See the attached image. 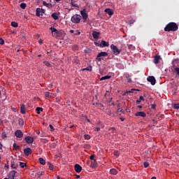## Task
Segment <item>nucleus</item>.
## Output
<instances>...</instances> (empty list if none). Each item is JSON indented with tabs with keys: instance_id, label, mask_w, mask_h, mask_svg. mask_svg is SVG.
Segmentation results:
<instances>
[{
	"instance_id": "52",
	"label": "nucleus",
	"mask_w": 179,
	"mask_h": 179,
	"mask_svg": "<svg viewBox=\"0 0 179 179\" xmlns=\"http://www.w3.org/2000/svg\"><path fill=\"white\" fill-rule=\"evenodd\" d=\"M151 108L155 110L156 108V104H151Z\"/></svg>"
},
{
	"instance_id": "49",
	"label": "nucleus",
	"mask_w": 179,
	"mask_h": 179,
	"mask_svg": "<svg viewBox=\"0 0 179 179\" xmlns=\"http://www.w3.org/2000/svg\"><path fill=\"white\" fill-rule=\"evenodd\" d=\"M45 97H50V92H46L45 93Z\"/></svg>"
},
{
	"instance_id": "23",
	"label": "nucleus",
	"mask_w": 179,
	"mask_h": 179,
	"mask_svg": "<svg viewBox=\"0 0 179 179\" xmlns=\"http://www.w3.org/2000/svg\"><path fill=\"white\" fill-rule=\"evenodd\" d=\"M47 164H48L49 170H50L51 171H54V165H52V164H51L50 162H48Z\"/></svg>"
},
{
	"instance_id": "11",
	"label": "nucleus",
	"mask_w": 179,
	"mask_h": 179,
	"mask_svg": "<svg viewBox=\"0 0 179 179\" xmlns=\"http://www.w3.org/2000/svg\"><path fill=\"white\" fill-rule=\"evenodd\" d=\"M74 170L76 173H80L82 171V166L77 164L74 166Z\"/></svg>"
},
{
	"instance_id": "16",
	"label": "nucleus",
	"mask_w": 179,
	"mask_h": 179,
	"mask_svg": "<svg viewBox=\"0 0 179 179\" xmlns=\"http://www.w3.org/2000/svg\"><path fill=\"white\" fill-rule=\"evenodd\" d=\"M20 113L21 114H26V106L24 104L20 105Z\"/></svg>"
},
{
	"instance_id": "61",
	"label": "nucleus",
	"mask_w": 179,
	"mask_h": 179,
	"mask_svg": "<svg viewBox=\"0 0 179 179\" xmlns=\"http://www.w3.org/2000/svg\"><path fill=\"white\" fill-rule=\"evenodd\" d=\"M39 44H43V40H39Z\"/></svg>"
},
{
	"instance_id": "3",
	"label": "nucleus",
	"mask_w": 179,
	"mask_h": 179,
	"mask_svg": "<svg viewBox=\"0 0 179 179\" xmlns=\"http://www.w3.org/2000/svg\"><path fill=\"white\" fill-rule=\"evenodd\" d=\"M80 20H82V16L80 15L76 14L71 17L72 23H80Z\"/></svg>"
},
{
	"instance_id": "35",
	"label": "nucleus",
	"mask_w": 179,
	"mask_h": 179,
	"mask_svg": "<svg viewBox=\"0 0 179 179\" xmlns=\"http://www.w3.org/2000/svg\"><path fill=\"white\" fill-rule=\"evenodd\" d=\"M13 148L15 150H19V149H20V146L16 145V143H13Z\"/></svg>"
},
{
	"instance_id": "64",
	"label": "nucleus",
	"mask_w": 179,
	"mask_h": 179,
	"mask_svg": "<svg viewBox=\"0 0 179 179\" xmlns=\"http://www.w3.org/2000/svg\"><path fill=\"white\" fill-rule=\"evenodd\" d=\"M138 108H142V106H138Z\"/></svg>"
},
{
	"instance_id": "34",
	"label": "nucleus",
	"mask_w": 179,
	"mask_h": 179,
	"mask_svg": "<svg viewBox=\"0 0 179 179\" xmlns=\"http://www.w3.org/2000/svg\"><path fill=\"white\" fill-rule=\"evenodd\" d=\"M2 94H5V91H3V87H0V99L2 96Z\"/></svg>"
},
{
	"instance_id": "44",
	"label": "nucleus",
	"mask_w": 179,
	"mask_h": 179,
	"mask_svg": "<svg viewBox=\"0 0 179 179\" xmlns=\"http://www.w3.org/2000/svg\"><path fill=\"white\" fill-rule=\"evenodd\" d=\"M74 34L75 36H79L80 34V31H79V30H76L74 31Z\"/></svg>"
},
{
	"instance_id": "9",
	"label": "nucleus",
	"mask_w": 179,
	"mask_h": 179,
	"mask_svg": "<svg viewBox=\"0 0 179 179\" xmlns=\"http://www.w3.org/2000/svg\"><path fill=\"white\" fill-rule=\"evenodd\" d=\"M80 13H81V16H82L83 19L84 20H87L88 15H87V13H86V10L84 9V10H81Z\"/></svg>"
},
{
	"instance_id": "37",
	"label": "nucleus",
	"mask_w": 179,
	"mask_h": 179,
	"mask_svg": "<svg viewBox=\"0 0 179 179\" xmlns=\"http://www.w3.org/2000/svg\"><path fill=\"white\" fill-rule=\"evenodd\" d=\"M11 26L13 27H17L19 26V24H17V22H11Z\"/></svg>"
},
{
	"instance_id": "54",
	"label": "nucleus",
	"mask_w": 179,
	"mask_h": 179,
	"mask_svg": "<svg viewBox=\"0 0 179 179\" xmlns=\"http://www.w3.org/2000/svg\"><path fill=\"white\" fill-rule=\"evenodd\" d=\"M127 81L129 82V83H131L132 82V80H131L130 78L127 77Z\"/></svg>"
},
{
	"instance_id": "31",
	"label": "nucleus",
	"mask_w": 179,
	"mask_h": 179,
	"mask_svg": "<svg viewBox=\"0 0 179 179\" xmlns=\"http://www.w3.org/2000/svg\"><path fill=\"white\" fill-rule=\"evenodd\" d=\"M43 64L44 65H45V66H48V68H51V64L50 63V62L44 61Z\"/></svg>"
},
{
	"instance_id": "45",
	"label": "nucleus",
	"mask_w": 179,
	"mask_h": 179,
	"mask_svg": "<svg viewBox=\"0 0 179 179\" xmlns=\"http://www.w3.org/2000/svg\"><path fill=\"white\" fill-rule=\"evenodd\" d=\"M83 71H92V67H87L85 69H83Z\"/></svg>"
},
{
	"instance_id": "57",
	"label": "nucleus",
	"mask_w": 179,
	"mask_h": 179,
	"mask_svg": "<svg viewBox=\"0 0 179 179\" xmlns=\"http://www.w3.org/2000/svg\"><path fill=\"white\" fill-rule=\"evenodd\" d=\"M74 176H76V178H80V176L79 175H74Z\"/></svg>"
},
{
	"instance_id": "39",
	"label": "nucleus",
	"mask_w": 179,
	"mask_h": 179,
	"mask_svg": "<svg viewBox=\"0 0 179 179\" xmlns=\"http://www.w3.org/2000/svg\"><path fill=\"white\" fill-rule=\"evenodd\" d=\"M136 90L135 89H131V90H129V91H126V92L124 93V94H128V93H134V91H135Z\"/></svg>"
},
{
	"instance_id": "6",
	"label": "nucleus",
	"mask_w": 179,
	"mask_h": 179,
	"mask_svg": "<svg viewBox=\"0 0 179 179\" xmlns=\"http://www.w3.org/2000/svg\"><path fill=\"white\" fill-rule=\"evenodd\" d=\"M148 82H150L152 86H155L156 85V78H155V76H151L147 78Z\"/></svg>"
},
{
	"instance_id": "20",
	"label": "nucleus",
	"mask_w": 179,
	"mask_h": 179,
	"mask_svg": "<svg viewBox=\"0 0 179 179\" xmlns=\"http://www.w3.org/2000/svg\"><path fill=\"white\" fill-rule=\"evenodd\" d=\"M110 173L112 176H117V174H118V171H117V169H111L110 170Z\"/></svg>"
},
{
	"instance_id": "1",
	"label": "nucleus",
	"mask_w": 179,
	"mask_h": 179,
	"mask_svg": "<svg viewBox=\"0 0 179 179\" xmlns=\"http://www.w3.org/2000/svg\"><path fill=\"white\" fill-rule=\"evenodd\" d=\"M178 25L176 22H169L164 28L165 31H177Z\"/></svg>"
},
{
	"instance_id": "10",
	"label": "nucleus",
	"mask_w": 179,
	"mask_h": 179,
	"mask_svg": "<svg viewBox=\"0 0 179 179\" xmlns=\"http://www.w3.org/2000/svg\"><path fill=\"white\" fill-rule=\"evenodd\" d=\"M17 173L16 171H11L8 173V178L9 179H15V176Z\"/></svg>"
},
{
	"instance_id": "29",
	"label": "nucleus",
	"mask_w": 179,
	"mask_h": 179,
	"mask_svg": "<svg viewBox=\"0 0 179 179\" xmlns=\"http://www.w3.org/2000/svg\"><path fill=\"white\" fill-rule=\"evenodd\" d=\"M111 78V76H103L100 78V80H106L107 79H110Z\"/></svg>"
},
{
	"instance_id": "17",
	"label": "nucleus",
	"mask_w": 179,
	"mask_h": 179,
	"mask_svg": "<svg viewBox=\"0 0 179 179\" xmlns=\"http://www.w3.org/2000/svg\"><path fill=\"white\" fill-rule=\"evenodd\" d=\"M109 44L108 42H106V41H101L100 43V47L104 48V47H108Z\"/></svg>"
},
{
	"instance_id": "41",
	"label": "nucleus",
	"mask_w": 179,
	"mask_h": 179,
	"mask_svg": "<svg viewBox=\"0 0 179 179\" xmlns=\"http://www.w3.org/2000/svg\"><path fill=\"white\" fill-rule=\"evenodd\" d=\"M173 108H176V110H179V103H175L173 105Z\"/></svg>"
},
{
	"instance_id": "22",
	"label": "nucleus",
	"mask_w": 179,
	"mask_h": 179,
	"mask_svg": "<svg viewBox=\"0 0 179 179\" xmlns=\"http://www.w3.org/2000/svg\"><path fill=\"white\" fill-rule=\"evenodd\" d=\"M43 5L44 6H46V8H52V4H51V3H48L45 1H43Z\"/></svg>"
},
{
	"instance_id": "5",
	"label": "nucleus",
	"mask_w": 179,
	"mask_h": 179,
	"mask_svg": "<svg viewBox=\"0 0 179 179\" xmlns=\"http://www.w3.org/2000/svg\"><path fill=\"white\" fill-rule=\"evenodd\" d=\"M108 53H107V52H101L97 55L96 59L100 62V61H101V57H108Z\"/></svg>"
},
{
	"instance_id": "27",
	"label": "nucleus",
	"mask_w": 179,
	"mask_h": 179,
	"mask_svg": "<svg viewBox=\"0 0 179 179\" xmlns=\"http://www.w3.org/2000/svg\"><path fill=\"white\" fill-rule=\"evenodd\" d=\"M43 171H39L37 173H36L35 176L37 177V178H40V177H41V176H43Z\"/></svg>"
},
{
	"instance_id": "60",
	"label": "nucleus",
	"mask_w": 179,
	"mask_h": 179,
	"mask_svg": "<svg viewBox=\"0 0 179 179\" xmlns=\"http://www.w3.org/2000/svg\"><path fill=\"white\" fill-rule=\"evenodd\" d=\"M70 33H75V31L73 29L70 30Z\"/></svg>"
},
{
	"instance_id": "38",
	"label": "nucleus",
	"mask_w": 179,
	"mask_h": 179,
	"mask_svg": "<svg viewBox=\"0 0 179 179\" xmlns=\"http://www.w3.org/2000/svg\"><path fill=\"white\" fill-rule=\"evenodd\" d=\"M175 72H176V75L179 76V67L174 68Z\"/></svg>"
},
{
	"instance_id": "25",
	"label": "nucleus",
	"mask_w": 179,
	"mask_h": 179,
	"mask_svg": "<svg viewBox=\"0 0 179 179\" xmlns=\"http://www.w3.org/2000/svg\"><path fill=\"white\" fill-rule=\"evenodd\" d=\"M159 61H160V56H159V55L155 56V59H154V63L158 64Z\"/></svg>"
},
{
	"instance_id": "47",
	"label": "nucleus",
	"mask_w": 179,
	"mask_h": 179,
	"mask_svg": "<svg viewBox=\"0 0 179 179\" xmlns=\"http://www.w3.org/2000/svg\"><path fill=\"white\" fill-rule=\"evenodd\" d=\"M114 155L116 156L117 157H118V156H120V152L118 151H115Z\"/></svg>"
},
{
	"instance_id": "24",
	"label": "nucleus",
	"mask_w": 179,
	"mask_h": 179,
	"mask_svg": "<svg viewBox=\"0 0 179 179\" xmlns=\"http://www.w3.org/2000/svg\"><path fill=\"white\" fill-rule=\"evenodd\" d=\"M41 8H36V16H38V17H40V16H41Z\"/></svg>"
},
{
	"instance_id": "8",
	"label": "nucleus",
	"mask_w": 179,
	"mask_h": 179,
	"mask_svg": "<svg viewBox=\"0 0 179 179\" xmlns=\"http://www.w3.org/2000/svg\"><path fill=\"white\" fill-rule=\"evenodd\" d=\"M172 65L173 68H179V59H175L172 62Z\"/></svg>"
},
{
	"instance_id": "58",
	"label": "nucleus",
	"mask_w": 179,
	"mask_h": 179,
	"mask_svg": "<svg viewBox=\"0 0 179 179\" xmlns=\"http://www.w3.org/2000/svg\"><path fill=\"white\" fill-rule=\"evenodd\" d=\"M4 167H5V169H9V166L6 165V164H5Z\"/></svg>"
},
{
	"instance_id": "26",
	"label": "nucleus",
	"mask_w": 179,
	"mask_h": 179,
	"mask_svg": "<svg viewBox=\"0 0 179 179\" xmlns=\"http://www.w3.org/2000/svg\"><path fill=\"white\" fill-rule=\"evenodd\" d=\"M51 16L55 20H58L59 19L58 14L57 13H52Z\"/></svg>"
},
{
	"instance_id": "40",
	"label": "nucleus",
	"mask_w": 179,
	"mask_h": 179,
	"mask_svg": "<svg viewBox=\"0 0 179 179\" xmlns=\"http://www.w3.org/2000/svg\"><path fill=\"white\" fill-rule=\"evenodd\" d=\"M84 138H85V139H86L87 141H89V139H90V135H89V134H85V135H84Z\"/></svg>"
},
{
	"instance_id": "18",
	"label": "nucleus",
	"mask_w": 179,
	"mask_h": 179,
	"mask_svg": "<svg viewBox=\"0 0 179 179\" xmlns=\"http://www.w3.org/2000/svg\"><path fill=\"white\" fill-rule=\"evenodd\" d=\"M106 13H108L109 16H113L114 15V12H113V10L110 8H106L105 9Z\"/></svg>"
},
{
	"instance_id": "21",
	"label": "nucleus",
	"mask_w": 179,
	"mask_h": 179,
	"mask_svg": "<svg viewBox=\"0 0 179 179\" xmlns=\"http://www.w3.org/2000/svg\"><path fill=\"white\" fill-rule=\"evenodd\" d=\"M92 36L94 37V38H99V37H100V33L98 31H93L92 33Z\"/></svg>"
},
{
	"instance_id": "63",
	"label": "nucleus",
	"mask_w": 179,
	"mask_h": 179,
	"mask_svg": "<svg viewBox=\"0 0 179 179\" xmlns=\"http://www.w3.org/2000/svg\"><path fill=\"white\" fill-rule=\"evenodd\" d=\"M120 120H121V121H124V119L122 118V117H120Z\"/></svg>"
},
{
	"instance_id": "56",
	"label": "nucleus",
	"mask_w": 179,
	"mask_h": 179,
	"mask_svg": "<svg viewBox=\"0 0 179 179\" xmlns=\"http://www.w3.org/2000/svg\"><path fill=\"white\" fill-rule=\"evenodd\" d=\"M95 131H96V132H99V131H100V127H96Z\"/></svg>"
},
{
	"instance_id": "46",
	"label": "nucleus",
	"mask_w": 179,
	"mask_h": 179,
	"mask_svg": "<svg viewBox=\"0 0 179 179\" xmlns=\"http://www.w3.org/2000/svg\"><path fill=\"white\" fill-rule=\"evenodd\" d=\"M0 44L1 45H3V44H5V41L2 38H0Z\"/></svg>"
},
{
	"instance_id": "30",
	"label": "nucleus",
	"mask_w": 179,
	"mask_h": 179,
	"mask_svg": "<svg viewBox=\"0 0 179 179\" xmlns=\"http://www.w3.org/2000/svg\"><path fill=\"white\" fill-rule=\"evenodd\" d=\"M38 162L41 164H42V166H44L45 164V160H44V159L43 158H39Z\"/></svg>"
},
{
	"instance_id": "33",
	"label": "nucleus",
	"mask_w": 179,
	"mask_h": 179,
	"mask_svg": "<svg viewBox=\"0 0 179 179\" xmlns=\"http://www.w3.org/2000/svg\"><path fill=\"white\" fill-rule=\"evenodd\" d=\"M21 9H26V7L27 6V5L26 4V3H22L20 5Z\"/></svg>"
},
{
	"instance_id": "32",
	"label": "nucleus",
	"mask_w": 179,
	"mask_h": 179,
	"mask_svg": "<svg viewBox=\"0 0 179 179\" xmlns=\"http://www.w3.org/2000/svg\"><path fill=\"white\" fill-rule=\"evenodd\" d=\"M141 101H145V98H143L142 96H140L139 100L136 101L137 104H139Z\"/></svg>"
},
{
	"instance_id": "28",
	"label": "nucleus",
	"mask_w": 179,
	"mask_h": 179,
	"mask_svg": "<svg viewBox=\"0 0 179 179\" xmlns=\"http://www.w3.org/2000/svg\"><path fill=\"white\" fill-rule=\"evenodd\" d=\"M20 164V166L21 167V169H24V167H27V165L26 164V163L24 162H18Z\"/></svg>"
},
{
	"instance_id": "19",
	"label": "nucleus",
	"mask_w": 179,
	"mask_h": 179,
	"mask_svg": "<svg viewBox=\"0 0 179 179\" xmlns=\"http://www.w3.org/2000/svg\"><path fill=\"white\" fill-rule=\"evenodd\" d=\"M11 169H13L14 170H17V167H19V164L16 162H11Z\"/></svg>"
},
{
	"instance_id": "62",
	"label": "nucleus",
	"mask_w": 179,
	"mask_h": 179,
	"mask_svg": "<svg viewBox=\"0 0 179 179\" xmlns=\"http://www.w3.org/2000/svg\"><path fill=\"white\" fill-rule=\"evenodd\" d=\"M118 111H120V113H121V112H122V109L119 108V109H118Z\"/></svg>"
},
{
	"instance_id": "13",
	"label": "nucleus",
	"mask_w": 179,
	"mask_h": 179,
	"mask_svg": "<svg viewBox=\"0 0 179 179\" xmlns=\"http://www.w3.org/2000/svg\"><path fill=\"white\" fill-rule=\"evenodd\" d=\"M24 153L25 155V156H30V155H31V150L30 148H27L24 149Z\"/></svg>"
},
{
	"instance_id": "4",
	"label": "nucleus",
	"mask_w": 179,
	"mask_h": 179,
	"mask_svg": "<svg viewBox=\"0 0 179 179\" xmlns=\"http://www.w3.org/2000/svg\"><path fill=\"white\" fill-rule=\"evenodd\" d=\"M50 30L52 34H55L57 37H62V31H57L56 28L51 27Z\"/></svg>"
},
{
	"instance_id": "51",
	"label": "nucleus",
	"mask_w": 179,
	"mask_h": 179,
	"mask_svg": "<svg viewBox=\"0 0 179 179\" xmlns=\"http://www.w3.org/2000/svg\"><path fill=\"white\" fill-rule=\"evenodd\" d=\"M73 49L75 50H78V45H75L74 46H73Z\"/></svg>"
},
{
	"instance_id": "15",
	"label": "nucleus",
	"mask_w": 179,
	"mask_h": 179,
	"mask_svg": "<svg viewBox=\"0 0 179 179\" xmlns=\"http://www.w3.org/2000/svg\"><path fill=\"white\" fill-rule=\"evenodd\" d=\"M90 167H92V169H96V167H97V161L96 159L91 161Z\"/></svg>"
},
{
	"instance_id": "55",
	"label": "nucleus",
	"mask_w": 179,
	"mask_h": 179,
	"mask_svg": "<svg viewBox=\"0 0 179 179\" xmlns=\"http://www.w3.org/2000/svg\"><path fill=\"white\" fill-rule=\"evenodd\" d=\"M41 13H45V10L43 8H41Z\"/></svg>"
},
{
	"instance_id": "2",
	"label": "nucleus",
	"mask_w": 179,
	"mask_h": 179,
	"mask_svg": "<svg viewBox=\"0 0 179 179\" xmlns=\"http://www.w3.org/2000/svg\"><path fill=\"white\" fill-rule=\"evenodd\" d=\"M110 50L114 55H120L121 54V49H118L114 44L110 45Z\"/></svg>"
},
{
	"instance_id": "53",
	"label": "nucleus",
	"mask_w": 179,
	"mask_h": 179,
	"mask_svg": "<svg viewBox=\"0 0 179 179\" xmlns=\"http://www.w3.org/2000/svg\"><path fill=\"white\" fill-rule=\"evenodd\" d=\"M84 148H85V149H89V148H90V145L86 144V145H84Z\"/></svg>"
},
{
	"instance_id": "43",
	"label": "nucleus",
	"mask_w": 179,
	"mask_h": 179,
	"mask_svg": "<svg viewBox=\"0 0 179 179\" xmlns=\"http://www.w3.org/2000/svg\"><path fill=\"white\" fill-rule=\"evenodd\" d=\"M1 138H2L3 139H5V138H6V133L3 132V133L1 134Z\"/></svg>"
},
{
	"instance_id": "7",
	"label": "nucleus",
	"mask_w": 179,
	"mask_h": 179,
	"mask_svg": "<svg viewBox=\"0 0 179 179\" xmlns=\"http://www.w3.org/2000/svg\"><path fill=\"white\" fill-rule=\"evenodd\" d=\"M25 142H27V143L30 144V143H33L34 142V137H31L30 136H27L24 138Z\"/></svg>"
},
{
	"instance_id": "50",
	"label": "nucleus",
	"mask_w": 179,
	"mask_h": 179,
	"mask_svg": "<svg viewBox=\"0 0 179 179\" xmlns=\"http://www.w3.org/2000/svg\"><path fill=\"white\" fill-rule=\"evenodd\" d=\"M90 160H94V155H92L90 157Z\"/></svg>"
},
{
	"instance_id": "42",
	"label": "nucleus",
	"mask_w": 179,
	"mask_h": 179,
	"mask_svg": "<svg viewBox=\"0 0 179 179\" xmlns=\"http://www.w3.org/2000/svg\"><path fill=\"white\" fill-rule=\"evenodd\" d=\"M143 166L145 167V169H148V166H149V162H144L143 163Z\"/></svg>"
},
{
	"instance_id": "59",
	"label": "nucleus",
	"mask_w": 179,
	"mask_h": 179,
	"mask_svg": "<svg viewBox=\"0 0 179 179\" xmlns=\"http://www.w3.org/2000/svg\"><path fill=\"white\" fill-rule=\"evenodd\" d=\"M110 129L112 131H115V128H114V127H111Z\"/></svg>"
},
{
	"instance_id": "12",
	"label": "nucleus",
	"mask_w": 179,
	"mask_h": 179,
	"mask_svg": "<svg viewBox=\"0 0 179 179\" xmlns=\"http://www.w3.org/2000/svg\"><path fill=\"white\" fill-rule=\"evenodd\" d=\"M15 136L17 137V138H22L23 136V132L22 131V130H17L15 132Z\"/></svg>"
},
{
	"instance_id": "48",
	"label": "nucleus",
	"mask_w": 179,
	"mask_h": 179,
	"mask_svg": "<svg viewBox=\"0 0 179 179\" xmlns=\"http://www.w3.org/2000/svg\"><path fill=\"white\" fill-rule=\"evenodd\" d=\"M49 127L50 128V131H54V126H52V124H50Z\"/></svg>"
},
{
	"instance_id": "36",
	"label": "nucleus",
	"mask_w": 179,
	"mask_h": 179,
	"mask_svg": "<svg viewBox=\"0 0 179 179\" xmlns=\"http://www.w3.org/2000/svg\"><path fill=\"white\" fill-rule=\"evenodd\" d=\"M36 110L37 114H40L41 111H43V108L37 107Z\"/></svg>"
},
{
	"instance_id": "14",
	"label": "nucleus",
	"mask_w": 179,
	"mask_h": 179,
	"mask_svg": "<svg viewBox=\"0 0 179 179\" xmlns=\"http://www.w3.org/2000/svg\"><path fill=\"white\" fill-rule=\"evenodd\" d=\"M136 117H143V118H145V117H146V113H145V112H137L135 113Z\"/></svg>"
}]
</instances>
